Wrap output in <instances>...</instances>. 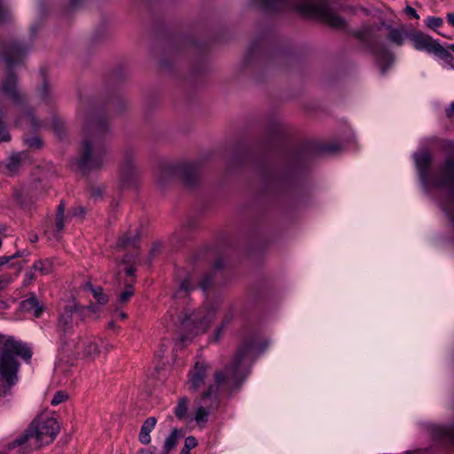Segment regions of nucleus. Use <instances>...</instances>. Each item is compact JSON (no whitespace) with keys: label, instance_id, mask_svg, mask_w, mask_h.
Returning a JSON list of instances; mask_svg holds the SVG:
<instances>
[{"label":"nucleus","instance_id":"obj_1","mask_svg":"<svg viewBox=\"0 0 454 454\" xmlns=\"http://www.w3.org/2000/svg\"><path fill=\"white\" fill-rule=\"evenodd\" d=\"M79 116L82 120V140L78 166L82 170L98 169L107 155L106 139L111 133L107 121L90 100L82 102Z\"/></svg>","mask_w":454,"mask_h":454},{"label":"nucleus","instance_id":"obj_2","mask_svg":"<svg viewBox=\"0 0 454 454\" xmlns=\"http://www.w3.org/2000/svg\"><path fill=\"white\" fill-rule=\"evenodd\" d=\"M29 46L20 41L0 43V57L6 64L4 74L0 80V93L12 104L21 108L22 118L37 129L41 122L35 118L34 110L27 105V93L22 90L20 78L14 68L21 62Z\"/></svg>","mask_w":454,"mask_h":454},{"label":"nucleus","instance_id":"obj_3","mask_svg":"<svg viewBox=\"0 0 454 454\" xmlns=\"http://www.w3.org/2000/svg\"><path fill=\"white\" fill-rule=\"evenodd\" d=\"M301 152L288 150L271 160H262L256 166L262 192L278 194L292 188L301 167Z\"/></svg>","mask_w":454,"mask_h":454},{"label":"nucleus","instance_id":"obj_4","mask_svg":"<svg viewBox=\"0 0 454 454\" xmlns=\"http://www.w3.org/2000/svg\"><path fill=\"white\" fill-rule=\"evenodd\" d=\"M268 345L266 340H262L255 335L247 337L239 348L231 364L225 366L223 370L215 372V383L209 385L207 389L203 392L201 403L207 399L215 402L220 387L230 392L238 389L247 375L246 369L241 368L243 360L251 354L258 355L263 352Z\"/></svg>","mask_w":454,"mask_h":454},{"label":"nucleus","instance_id":"obj_5","mask_svg":"<svg viewBox=\"0 0 454 454\" xmlns=\"http://www.w3.org/2000/svg\"><path fill=\"white\" fill-rule=\"evenodd\" d=\"M14 356L28 361L31 349L14 337H8L0 349V397L12 395V388L18 382L20 364Z\"/></svg>","mask_w":454,"mask_h":454},{"label":"nucleus","instance_id":"obj_6","mask_svg":"<svg viewBox=\"0 0 454 454\" xmlns=\"http://www.w3.org/2000/svg\"><path fill=\"white\" fill-rule=\"evenodd\" d=\"M174 325L179 328L180 340L185 342L191 334L204 333L215 318L214 310H193L184 309L176 318L170 315Z\"/></svg>","mask_w":454,"mask_h":454},{"label":"nucleus","instance_id":"obj_7","mask_svg":"<svg viewBox=\"0 0 454 454\" xmlns=\"http://www.w3.org/2000/svg\"><path fill=\"white\" fill-rule=\"evenodd\" d=\"M59 430L60 426L56 419L42 415L30 424L22 435L10 442L9 449L20 446L31 438H35L41 445L49 444L56 438Z\"/></svg>","mask_w":454,"mask_h":454},{"label":"nucleus","instance_id":"obj_8","mask_svg":"<svg viewBox=\"0 0 454 454\" xmlns=\"http://www.w3.org/2000/svg\"><path fill=\"white\" fill-rule=\"evenodd\" d=\"M448 155H451V156L447 157L444 160V161L439 166L437 174L432 175V173L430 171V167H431V163H432L431 154L427 151L414 153L415 164H416V168L418 169V174H419L420 183L427 192H429V190L431 188L434 189L438 192V193H439L438 194V203L441 207H442V200L449 196L450 186L446 185V186L438 187L434 184V182L438 178H440L441 168L444 165V163L449 159H454V152H451ZM451 184H454V176H453V181H452Z\"/></svg>","mask_w":454,"mask_h":454},{"label":"nucleus","instance_id":"obj_9","mask_svg":"<svg viewBox=\"0 0 454 454\" xmlns=\"http://www.w3.org/2000/svg\"><path fill=\"white\" fill-rule=\"evenodd\" d=\"M180 176L186 185L192 187L197 184L200 168L197 162H183L177 165H162L157 174L159 185L164 186L176 176Z\"/></svg>","mask_w":454,"mask_h":454},{"label":"nucleus","instance_id":"obj_10","mask_svg":"<svg viewBox=\"0 0 454 454\" xmlns=\"http://www.w3.org/2000/svg\"><path fill=\"white\" fill-rule=\"evenodd\" d=\"M354 35L374 55L380 67L381 74H385L387 68L394 62V56L384 44L376 41L372 28L371 27H364L356 31Z\"/></svg>","mask_w":454,"mask_h":454},{"label":"nucleus","instance_id":"obj_11","mask_svg":"<svg viewBox=\"0 0 454 454\" xmlns=\"http://www.w3.org/2000/svg\"><path fill=\"white\" fill-rule=\"evenodd\" d=\"M250 4L269 13L295 11L309 14L313 9L311 4L306 0H250Z\"/></svg>","mask_w":454,"mask_h":454},{"label":"nucleus","instance_id":"obj_12","mask_svg":"<svg viewBox=\"0 0 454 454\" xmlns=\"http://www.w3.org/2000/svg\"><path fill=\"white\" fill-rule=\"evenodd\" d=\"M454 159H449L441 168V176L434 184L438 187L450 186L449 196L442 202V210L444 212L454 229Z\"/></svg>","mask_w":454,"mask_h":454},{"label":"nucleus","instance_id":"obj_13","mask_svg":"<svg viewBox=\"0 0 454 454\" xmlns=\"http://www.w3.org/2000/svg\"><path fill=\"white\" fill-rule=\"evenodd\" d=\"M77 316L80 320L85 318V308L84 306H79L77 304L67 305L64 310L59 314L57 331L59 334V341L62 345L66 344L65 335L70 334L74 331V317Z\"/></svg>","mask_w":454,"mask_h":454},{"label":"nucleus","instance_id":"obj_14","mask_svg":"<svg viewBox=\"0 0 454 454\" xmlns=\"http://www.w3.org/2000/svg\"><path fill=\"white\" fill-rule=\"evenodd\" d=\"M270 52L264 39H256L252 42L242 61V68H254L268 60Z\"/></svg>","mask_w":454,"mask_h":454},{"label":"nucleus","instance_id":"obj_15","mask_svg":"<svg viewBox=\"0 0 454 454\" xmlns=\"http://www.w3.org/2000/svg\"><path fill=\"white\" fill-rule=\"evenodd\" d=\"M208 368L209 364L205 362L198 361L195 364L193 370L190 372V379L187 382L190 391L196 392L204 385Z\"/></svg>","mask_w":454,"mask_h":454},{"label":"nucleus","instance_id":"obj_16","mask_svg":"<svg viewBox=\"0 0 454 454\" xmlns=\"http://www.w3.org/2000/svg\"><path fill=\"white\" fill-rule=\"evenodd\" d=\"M409 39L413 42V46L418 51L433 53L438 44V42L431 36L420 32L412 30L410 32Z\"/></svg>","mask_w":454,"mask_h":454},{"label":"nucleus","instance_id":"obj_17","mask_svg":"<svg viewBox=\"0 0 454 454\" xmlns=\"http://www.w3.org/2000/svg\"><path fill=\"white\" fill-rule=\"evenodd\" d=\"M433 438L446 446H454V422L450 426H434Z\"/></svg>","mask_w":454,"mask_h":454},{"label":"nucleus","instance_id":"obj_18","mask_svg":"<svg viewBox=\"0 0 454 454\" xmlns=\"http://www.w3.org/2000/svg\"><path fill=\"white\" fill-rule=\"evenodd\" d=\"M36 98L39 102L46 105H51L57 101V94L54 88L44 75H43V80L36 88Z\"/></svg>","mask_w":454,"mask_h":454},{"label":"nucleus","instance_id":"obj_19","mask_svg":"<svg viewBox=\"0 0 454 454\" xmlns=\"http://www.w3.org/2000/svg\"><path fill=\"white\" fill-rule=\"evenodd\" d=\"M20 309L21 311L28 313L35 317H40L44 310V306L31 293L20 303Z\"/></svg>","mask_w":454,"mask_h":454},{"label":"nucleus","instance_id":"obj_20","mask_svg":"<svg viewBox=\"0 0 454 454\" xmlns=\"http://www.w3.org/2000/svg\"><path fill=\"white\" fill-rule=\"evenodd\" d=\"M223 265V260L218 258L215 262L214 268L201 275L198 282V287L204 293L208 292L215 284L216 271L220 270Z\"/></svg>","mask_w":454,"mask_h":454},{"label":"nucleus","instance_id":"obj_21","mask_svg":"<svg viewBox=\"0 0 454 454\" xmlns=\"http://www.w3.org/2000/svg\"><path fill=\"white\" fill-rule=\"evenodd\" d=\"M136 168L133 163V157L127 154L122 166L121 185L123 187H130L135 184Z\"/></svg>","mask_w":454,"mask_h":454},{"label":"nucleus","instance_id":"obj_22","mask_svg":"<svg viewBox=\"0 0 454 454\" xmlns=\"http://www.w3.org/2000/svg\"><path fill=\"white\" fill-rule=\"evenodd\" d=\"M387 29L388 30L387 39L391 43L401 46L403 45L404 40L406 38H409L410 32H408L404 28H396L388 25L387 26Z\"/></svg>","mask_w":454,"mask_h":454},{"label":"nucleus","instance_id":"obj_23","mask_svg":"<svg viewBox=\"0 0 454 454\" xmlns=\"http://www.w3.org/2000/svg\"><path fill=\"white\" fill-rule=\"evenodd\" d=\"M157 423V419L155 417L147 418L143 423L140 433H139V441L143 444H148L151 442L150 433L154 429L155 425Z\"/></svg>","mask_w":454,"mask_h":454},{"label":"nucleus","instance_id":"obj_24","mask_svg":"<svg viewBox=\"0 0 454 454\" xmlns=\"http://www.w3.org/2000/svg\"><path fill=\"white\" fill-rule=\"evenodd\" d=\"M196 285L191 276L184 278L179 286V288L174 294L175 300L185 299L190 292L196 289Z\"/></svg>","mask_w":454,"mask_h":454},{"label":"nucleus","instance_id":"obj_25","mask_svg":"<svg viewBox=\"0 0 454 454\" xmlns=\"http://www.w3.org/2000/svg\"><path fill=\"white\" fill-rule=\"evenodd\" d=\"M140 239V232L136 230L134 234H126L118 241V247L121 248H136Z\"/></svg>","mask_w":454,"mask_h":454},{"label":"nucleus","instance_id":"obj_26","mask_svg":"<svg viewBox=\"0 0 454 454\" xmlns=\"http://www.w3.org/2000/svg\"><path fill=\"white\" fill-rule=\"evenodd\" d=\"M84 290L90 291L93 297L97 300L98 303L105 305L108 301V297L104 294L101 286H93L91 283L88 282L83 286Z\"/></svg>","mask_w":454,"mask_h":454},{"label":"nucleus","instance_id":"obj_27","mask_svg":"<svg viewBox=\"0 0 454 454\" xmlns=\"http://www.w3.org/2000/svg\"><path fill=\"white\" fill-rule=\"evenodd\" d=\"M450 49L442 47L439 43L435 48V51H434V54L438 56L440 59H442L444 62H446L448 65L454 67V57L452 54L449 51Z\"/></svg>","mask_w":454,"mask_h":454},{"label":"nucleus","instance_id":"obj_28","mask_svg":"<svg viewBox=\"0 0 454 454\" xmlns=\"http://www.w3.org/2000/svg\"><path fill=\"white\" fill-rule=\"evenodd\" d=\"M27 158V153L26 152H21L13 154L10 158V161L7 165V168L10 171H16L18 167Z\"/></svg>","mask_w":454,"mask_h":454},{"label":"nucleus","instance_id":"obj_29","mask_svg":"<svg viewBox=\"0 0 454 454\" xmlns=\"http://www.w3.org/2000/svg\"><path fill=\"white\" fill-rule=\"evenodd\" d=\"M325 20L333 27L343 28L345 27V20L336 13L326 12L325 15Z\"/></svg>","mask_w":454,"mask_h":454},{"label":"nucleus","instance_id":"obj_30","mask_svg":"<svg viewBox=\"0 0 454 454\" xmlns=\"http://www.w3.org/2000/svg\"><path fill=\"white\" fill-rule=\"evenodd\" d=\"M180 431L176 428L173 429L170 434L167 437L165 440L164 445H163V451L168 453L170 450H172L176 443H177V438L179 436Z\"/></svg>","mask_w":454,"mask_h":454},{"label":"nucleus","instance_id":"obj_31","mask_svg":"<svg viewBox=\"0 0 454 454\" xmlns=\"http://www.w3.org/2000/svg\"><path fill=\"white\" fill-rule=\"evenodd\" d=\"M189 399L187 397H182L176 407L175 408V414L179 419H184L187 415Z\"/></svg>","mask_w":454,"mask_h":454},{"label":"nucleus","instance_id":"obj_32","mask_svg":"<svg viewBox=\"0 0 454 454\" xmlns=\"http://www.w3.org/2000/svg\"><path fill=\"white\" fill-rule=\"evenodd\" d=\"M200 43L192 38L183 40L176 46L177 51H200Z\"/></svg>","mask_w":454,"mask_h":454},{"label":"nucleus","instance_id":"obj_33","mask_svg":"<svg viewBox=\"0 0 454 454\" xmlns=\"http://www.w3.org/2000/svg\"><path fill=\"white\" fill-rule=\"evenodd\" d=\"M12 16L10 6L4 0H0V24L10 21Z\"/></svg>","mask_w":454,"mask_h":454},{"label":"nucleus","instance_id":"obj_34","mask_svg":"<svg viewBox=\"0 0 454 454\" xmlns=\"http://www.w3.org/2000/svg\"><path fill=\"white\" fill-rule=\"evenodd\" d=\"M211 407H204L200 405L196 411L195 420L198 424L204 423L207 421L209 411Z\"/></svg>","mask_w":454,"mask_h":454},{"label":"nucleus","instance_id":"obj_35","mask_svg":"<svg viewBox=\"0 0 454 454\" xmlns=\"http://www.w3.org/2000/svg\"><path fill=\"white\" fill-rule=\"evenodd\" d=\"M33 268L35 270H38L42 274L45 275V274H48L51 271V264L47 260H45V261L39 260V261H36L34 263Z\"/></svg>","mask_w":454,"mask_h":454},{"label":"nucleus","instance_id":"obj_36","mask_svg":"<svg viewBox=\"0 0 454 454\" xmlns=\"http://www.w3.org/2000/svg\"><path fill=\"white\" fill-rule=\"evenodd\" d=\"M10 138L8 128L3 120V113L0 110V142H7Z\"/></svg>","mask_w":454,"mask_h":454},{"label":"nucleus","instance_id":"obj_37","mask_svg":"<svg viewBox=\"0 0 454 454\" xmlns=\"http://www.w3.org/2000/svg\"><path fill=\"white\" fill-rule=\"evenodd\" d=\"M425 23L429 28L436 30L438 27L442 26L443 20L440 17L429 16L425 20Z\"/></svg>","mask_w":454,"mask_h":454},{"label":"nucleus","instance_id":"obj_38","mask_svg":"<svg viewBox=\"0 0 454 454\" xmlns=\"http://www.w3.org/2000/svg\"><path fill=\"white\" fill-rule=\"evenodd\" d=\"M133 286L131 285H126L125 290L119 295L118 301L120 303H126L130 297L133 295Z\"/></svg>","mask_w":454,"mask_h":454},{"label":"nucleus","instance_id":"obj_39","mask_svg":"<svg viewBox=\"0 0 454 454\" xmlns=\"http://www.w3.org/2000/svg\"><path fill=\"white\" fill-rule=\"evenodd\" d=\"M25 143L29 148H33V149L41 148L42 144H43V142L39 137H27L25 139Z\"/></svg>","mask_w":454,"mask_h":454},{"label":"nucleus","instance_id":"obj_40","mask_svg":"<svg viewBox=\"0 0 454 454\" xmlns=\"http://www.w3.org/2000/svg\"><path fill=\"white\" fill-rule=\"evenodd\" d=\"M67 395L64 392L59 391L52 397L51 403L52 405H58V404L63 403L67 399Z\"/></svg>","mask_w":454,"mask_h":454},{"label":"nucleus","instance_id":"obj_41","mask_svg":"<svg viewBox=\"0 0 454 454\" xmlns=\"http://www.w3.org/2000/svg\"><path fill=\"white\" fill-rule=\"evenodd\" d=\"M85 354L88 356H94L98 354V345L94 342L89 343L85 348Z\"/></svg>","mask_w":454,"mask_h":454},{"label":"nucleus","instance_id":"obj_42","mask_svg":"<svg viewBox=\"0 0 454 454\" xmlns=\"http://www.w3.org/2000/svg\"><path fill=\"white\" fill-rule=\"evenodd\" d=\"M198 442L195 437L188 436L185 438L184 448L191 450L192 449L195 448Z\"/></svg>","mask_w":454,"mask_h":454},{"label":"nucleus","instance_id":"obj_43","mask_svg":"<svg viewBox=\"0 0 454 454\" xmlns=\"http://www.w3.org/2000/svg\"><path fill=\"white\" fill-rule=\"evenodd\" d=\"M339 150V145H335V144H328V145H325L321 147V151L322 152H325V153H335Z\"/></svg>","mask_w":454,"mask_h":454},{"label":"nucleus","instance_id":"obj_44","mask_svg":"<svg viewBox=\"0 0 454 454\" xmlns=\"http://www.w3.org/2000/svg\"><path fill=\"white\" fill-rule=\"evenodd\" d=\"M85 214H86V209H85V207H83L82 206H78V207H74L72 211V215L74 216H77V217H83Z\"/></svg>","mask_w":454,"mask_h":454},{"label":"nucleus","instance_id":"obj_45","mask_svg":"<svg viewBox=\"0 0 454 454\" xmlns=\"http://www.w3.org/2000/svg\"><path fill=\"white\" fill-rule=\"evenodd\" d=\"M64 217L56 216V230L60 232L64 229Z\"/></svg>","mask_w":454,"mask_h":454},{"label":"nucleus","instance_id":"obj_46","mask_svg":"<svg viewBox=\"0 0 454 454\" xmlns=\"http://www.w3.org/2000/svg\"><path fill=\"white\" fill-rule=\"evenodd\" d=\"M223 328H224V324H223L220 327H218L213 336V340L215 341H218L220 340V338L222 337V334H223Z\"/></svg>","mask_w":454,"mask_h":454},{"label":"nucleus","instance_id":"obj_47","mask_svg":"<svg viewBox=\"0 0 454 454\" xmlns=\"http://www.w3.org/2000/svg\"><path fill=\"white\" fill-rule=\"evenodd\" d=\"M102 190L99 187H93L91 189V197L94 199L100 198L102 196Z\"/></svg>","mask_w":454,"mask_h":454},{"label":"nucleus","instance_id":"obj_48","mask_svg":"<svg viewBox=\"0 0 454 454\" xmlns=\"http://www.w3.org/2000/svg\"><path fill=\"white\" fill-rule=\"evenodd\" d=\"M82 3V0H70L69 7H70V9L74 10V9L78 8L79 6H81Z\"/></svg>","mask_w":454,"mask_h":454},{"label":"nucleus","instance_id":"obj_49","mask_svg":"<svg viewBox=\"0 0 454 454\" xmlns=\"http://www.w3.org/2000/svg\"><path fill=\"white\" fill-rule=\"evenodd\" d=\"M446 115L448 118H454V101L447 108Z\"/></svg>","mask_w":454,"mask_h":454},{"label":"nucleus","instance_id":"obj_50","mask_svg":"<svg viewBox=\"0 0 454 454\" xmlns=\"http://www.w3.org/2000/svg\"><path fill=\"white\" fill-rule=\"evenodd\" d=\"M28 254H29L28 251L22 250V251L16 252L14 254L11 255L10 257H12V260L14 258L22 257V256L28 255Z\"/></svg>","mask_w":454,"mask_h":454},{"label":"nucleus","instance_id":"obj_51","mask_svg":"<svg viewBox=\"0 0 454 454\" xmlns=\"http://www.w3.org/2000/svg\"><path fill=\"white\" fill-rule=\"evenodd\" d=\"M65 213V204L61 202L57 209V216L64 217Z\"/></svg>","mask_w":454,"mask_h":454},{"label":"nucleus","instance_id":"obj_52","mask_svg":"<svg viewBox=\"0 0 454 454\" xmlns=\"http://www.w3.org/2000/svg\"><path fill=\"white\" fill-rule=\"evenodd\" d=\"M12 260V257H7V256H2L0 257V269L5 265L6 263H8L10 261Z\"/></svg>","mask_w":454,"mask_h":454},{"label":"nucleus","instance_id":"obj_53","mask_svg":"<svg viewBox=\"0 0 454 454\" xmlns=\"http://www.w3.org/2000/svg\"><path fill=\"white\" fill-rule=\"evenodd\" d=\"M28 239L31 243H35L38 240V236L36 233L30 232L28 234Z\"/></svg>","mask_w":454,"mask_h":454},{"label":"nucleus","instance_id":"obj_54","mask_svg":"<svg viewBox=\"0 0 454 454\" xmlns=\"http://www.w3.org/2000/svg\"><path fill=\"white\" fill-rule=\"evenodd\" d=\"M406 12L413 15L415 18H419L416 10L411 6H407Z\"/></svg>","mask_w":454,"mask_h":454},{"label":"nucleus","instance_id":"obj_55","mask_svg":"<svg viewBox=\"0 0 454 454\" xmlns=\"http://www.w3.org/2000/svg\"><path fill=\"white\" fill-rule=\"evenodd\" d=\"M34 279V274L31 273V272H26V275H25V282L26 283H29L31 282L32 280Z\"/></svg>","mask_w":454,"mask_h":454},{"label":"nucleus","instance_id":"obj_56","mask_svg":"<svg viewBox=\"0 0 454 454\" xmlns=\"http://www.w3.org/2000/svg\"><path fill=\"white\" fill-rule=\"evenodd\" d=\"M447 21L454 27V13L450 12L447 14Z\"/></svg>","mask_w":454,"mask_h":454},{"label":"nucleus","instance_id":"obj_57","mask_svg":"<svg viewBox=\"0 0 454 454\" xmlns=\"http://www.w3.org/2000/svg\"><path fill=\"white\" fill-rule=\"evenodd\" d=\"M116 313L118 314V317L121 318V319H126L127 318V314L123 311H119L118 309H116Z\"/></svg>","mask_w":454,"mask_h":454},{"label":"nucleus","instance_id":"obj_58","mask_svg":"<svg viewBox=\"0 0 454 454\" xmlns=\"http://www.w3.org/2000/svg\"><path fill=\"white\" fill-rule=\"evenodd\" d=\"M126 274L129 276V277H133L134 274H135V269L132 268V267H129L126 270Z\"/></svg>","mask_w":454,"mask_h":454},{"label":"nucleus","instance_id":"obj_59","mask_svg":"<svg viewBox=\"0 0 454 454\" xmlns=\"http://www.w3.org/2000/svg\"><path fill=\"white\" fill-rule=\"evenodd\" d=\"M84 308H85V314L87 313V310H90L91 312H96L97 311V308L94 305H90L89 307H84Z\"/></svg>","mask_w":454,"mask_h":454},{"label":"nucleus","instance_id":"obj_60","mask_svg":"<svg viewBox=\"0 0 454 454\" xmlns=\"http://www.w3.org/2000/svg\"><path fill=\"white\" fill-rule=\"evenodd\" d=\"M249 158V153L247 151H244V165L247 164Z\"/></svg>","mask_w":454,"mask_h":454},{"label":"nucleus","instance_id":"obj_61","mask_svg":"<svg viewBox=\"0 0 454 454\" xmlns=\"http://www.w3.org/2000/svg\"><path fill=\"white\" fill-rule=\"evenodd\" d=\"M137 454H152V452H150L147 450L142 449Z\"/></svg>","mask_w":454,"mask_h":454},{"label":"nucleus","instance_id":"obj_62","mask_svg":"<svg viewBox=\"0 0 454 454\" xmlns=\"http://www.w3.org/2000/svg\"><path fill=\"white\" fill-rule=\"evenodd\" d=\"M115 326H116V325H115L114 321L109 322V324H108L109 329H114V328H115Z\"/></svg>","mask_w":454,"mask_h":454},{"label":"nucleus","instance_id":"obj_63","mask_svg":"<svg viewBox=\"0 0 454 454\" xmlns=\"http://www.w3.org/2000/svg\"><path fill=\"white\" fill-rule=\"evenodd\" d=\"M123 262L125 263H128V262H131V258L129 257V255H125V257L123 259Z\"/></svg>","mask_w":454,"mask_h":454},{"label":"nucleus","instance_id":"obj_64","mask_svg":"<svg viewBox=\"0 0 454 454\" xmlns=\"http://www.w3.org/2000/svg\"><path fill=\"white\" fill-rule=\"evenodd\" d=\"M180 454H190V450L183 448L180 451Z\"/></svg>","mask_w":454,"mask_h":454}]
</instances>
